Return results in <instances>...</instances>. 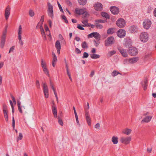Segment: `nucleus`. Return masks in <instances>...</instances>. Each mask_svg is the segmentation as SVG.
Instances as JSON below:
<instances>
[{
	"instance_id": "nucleus-22",
	"label": "nucleus",
	"mask_w": 156,
	"mask_h": 156,
	"mask_svg": "<svg viewBox=\"0 0 156 156\" xmlns=\"http://www.w3.org/2000/svg\"><path fill=\"white\" fill-rule=\"evenodd\" d=\"M142 86L143 88H147L148 85V81L147 79H145L143 81L141 82Z\"/></svg>"
},
{
	"instance_id": "nucleus-28",
	"label": "nucleus",
	"mask_w": 156,
	"mask_h": 156,
	"mask_svg": "<svg viewBox=\"0 0 156 156\" xmlns=\"http://www.w3.org/2000/svg\"><path fill=\"white\" fill-rule=\"evenodd\" d=\"M78 2L80 5H84L87 2V0H78Z\"/></svg>"
},
{
	"instance_id": "nucleus-52",
	"label": "nucleus",
	"mask_w": 156,
	"mask_h": 156,
	"mask_svg": "<svg viewBox=\"0 0 156 156\" xmlns=\"http://www.w3.org/2000/svg\"><path fill=\"white\" fill-rule=\"evenodd\" d=\"M57 3H58V7L59 9L60 10V11H61V12H63V11L62 9V8L61 6V5H60V4H59V3L58 2H57Z\"/></svg>"
},
{
	"instance_id": "nucleus-64",
	"label": "nucleus",
	"mask_w": 156,
	"mask_h": 156,
	"mask_svg": "<svg viewBox=\"0 0 156 156\" xmlns=\"http://www.w3.org/2000/svg\"><path fill=\"white\" fill-rule=\"evenodd\" d=\"M11 97L12 99L13 102L14 103H15L16 104V101L15 100V98L11 94Z\"/></svg>"
},
{
	"instance_id": "nucleus-55",
	"label": "nucleus",
	"mask_w": 156,
	"mask_h": 156,
	"mask_svg": "<svg viewBox=\"0 0 156 156\" xmlns=\"http://www.w3.org/2000/svg\"><path fill=\"white\" fill-rule=\"evenodd\" d=\"M18 39L19 41V43L21 44V45L22 46L23 44V41L22 40V37H20V38L19 37H18Z\"/></svg>"
},
{
	"instance_id": "nucleus-25",
	"label": "nucleus",
	"mask_w": 156,
	"mask_h": 156,
	"mask_svg": "<svg viewBox=\"0 0 156 156\" xmlns=\"http://www.w3.org/2000/svg\"><path fill=\"white\" fill-rule=\"evenodd\" d=\"M5 41V39L1 38L0 42V47L2 48H3L4 47Z\"/></svg>"
},
{
	"instance_id": "nucleus-17",
	"label": "nucleus",
	"mask_w": 156,
	"mask_h": 156,
	"mask_svg": "<svg viewBox=\"0 0 156 156\" xmlns=\"http://www.w3.org/2000/svg\"><path fill=\"white\" fill-rule=\"evenodd\" d=\"M53 105L52 106V112L54 117L56 118L57 117V108L55 106V104L54 102H53Z\"/></svg>"
},
{
	"instance_id": "nucleus-41",
	"label": "nucleus",
	"mask_w": 156,
	"mask_h": 156,
	"mask_svg": "<svg viewBox=\"0 0 156 156\" xmlns=\"http://www.w3.org/2000/svg\"><path fill=\"white\" fill-rule=\"evenodd\" d=\"M88 20H86L82 21V23L83 24V25H82V26L83 27L87 26V24H88Z\"/></svg>"
},
{
	"instance_id": "nucleus-50",
	"label": "nucleus",
	"mask_w": 156,
	"mask_h": 156,
	"mask_svg": "<svg viewBox=\"0 0 156 156\" xmlns=\"http://www.w3.org/2000/svg\"><path fill=\"white\" fill-rule=\"evenodd\" d=\"M89 56L88 54L87 53L85 52L83 53V56L82 57L83 58H87Z\"/></svg>"
},
{
	"instance_id": "nucleus-7",
	"label": "nucleus",
	"mask_w": 156,
	"mask_h": 156,
	"mask_svg": "<svg viewBox=\"0 0 156 156\" xmlns=\"http://www.w3.org/2000/svg\"><path fill=\"white\" fill-rule=\"evenodd\" d=\"M3 109L4 116L6 122H7L8 120V115L7 106L6 104H4L3 105Z\"/></svg>"
},
{
	"instance_id": "nucleus-1",
	"label": "nucleus",
	"mask_w": 156,
	"mask_h": 156,
	"mask_svg": "<svg viewBox=\"0 0 156 156\" xmlns=\"http://www.w3.org/2000/svg\"><path fill=\"white\" fill-rule=\"evenodd\" d=\"M149 36V34L147 32H142L140 36V39L143 42H146L148 40Z\"/></svg>"
},
{
	"instance_id": "nucleus-14",
	"label": "nucleus",
	"mask_w": 156,
	"mask_h": 156,
	"mask_svg": "<svg viewBox=\"0 0 156 156\" xmlns=\"http://www.w3.org/2000/svg\"><path fill=\"white\" fill-rule=\"evenodd\" d=\"M94 7L95 9L97 11H101L103 9V5L99 2H97L95 4Z\"/></svg>"
},
{
	"instance_id": "nucleus-29",
	"label": "nucleus",
	"mask_w": 156,
	"mask_h": 156,
	"mask_svg": "<svg viewBox=\"0 0 156 156\" xmlns=\"http://www.w3.org/2000/svg\"><path fill=\"white\" fill-rule=\"evenodd\" d=\"M101 15L102 16L105 17L107 19H109V16L108 13L105 12H102L101 13Z\"/></svg>"
},
{
	"instance_id": "nucleus-5",
	"label": "nucleus",
	"mask_w": 156,
	"mask_h": 156,
	"mask_svg": "<svg viewBox=\"0 0 156 156\" xmlns=\"http://www.w3.org/2000/svg\"><path fill=\"white\" fill-rule=\"evenodd\" d=\"M101 35L97 32H93L88 34L87 36L88 38L94 37L96 40H100Z\"/></svg>"
},
{
	"instance_id": "nucleus-38",
	"label": "nucleus",
	"mask_w": 156,
	"mask_h": 156,
	"mask_svg": "<svg viewBox=\"0 0 156 156\" xmlns=\"http://www.w3.org/2000/svg\"><path fill=\"white\" fill-rule=\"evenodd\" d=\"M131 130L129 129H126L125 132H123V133L126 134L127 135H129L131 132Z\"/></svg>"
},
{
	"instance_id": "nucleus-61",
	"label": "nucleus",
	"mask_w": 156,
	"mask_h": 156,
	"mask_svg": "<svg viewBox=\"0 0 156 156\" xmlns=\"http://www.w3.org/2000/svg\"><path fill=\"white\" fill-rule=\"evenodd\" d=\"M95 127L98 129H99L100 128V124L99 123H97L95 126Z\"/></svg>"
},
{
	"instance_id": "nucleus-45",
	"label": "nucleus",
	"mask_w": 156,
	"mask_h": 156,
	"mask_svg": "<svg viewBox=\"0 0 156 156\" xmlns=\"http://www.w3.org/2000/svg\"><path fill=\"white\" fill-rule=\"evenodd\" d=\"M7 33V31L6 30H5L3 32V34L2 37V38H6V35Z\"/></svg>"
},
{
	"instance_id": "nucleus-44",
	"label": "nucleus",
	"mask_w": 156,
	"mask_h": 156,
	"mask_svg": "<svg viewBox=\"0 0 156 156\" xmlns=\"http://www.w3.org/2000/svg\"><path fill=\"white\" fill-rule=\"evenodd\" d=\"M97 41H96L94 40V45L96 47H98V45H99V44L100 43V42H99L100 40H97Z\"/></svg>"
},
{
	"instance_id": "nucleus-34",
	"label": "nucleus",
	"mask_w": 156,
	"mask_h": 156,
	"mask_svg": "<svg viewBox=\"0 0 156 156\" xmlns=\"http://www.w3.org/2000/svg\"><path fill=\"white\" fill-rule=\"evenodd\" d=\"M81 46L83 48H88L87 44L86 41H84L82 43Z\"/></svg>"
},
{
	"instance_id": "nucleus-8",
	"label": "nucleus",
	"mask_w": 156,
	"mask_h": 156,
	"mask_svg": "<svg viewBox=\"0 0 156 156\" xmlns=\"http://www.w3.org/2000/svg\"><path fill=\"white\" fill-rule=\"evenodd\" d=\"M131 140V138L130 136L126 137H122L120 139L121 142L125 144H129Z\"/></svg>"
},
{
	"instance_id": "nucleus-24",
	"label": "nucleus",
	"mask_w": 156,
	"mask_h": 156,
	"mask_svg": "<svg viewBox=\"0 0 156 156\" xmlns=\"http://www.w3.org/2000/svg\"><path fill=\"white\" fill-rule=\"evenodd\" d=\"M112 140L114 144H116L118 142V138L117 136H113L112 137Z\"/></svg>"
},
{
	"instance_id": "nucleus-58",
	"label": "nucleus",
	"mask_w": 156,
	"mask_h": 156,
	"mask_svg": "<svg viewBox=\"0 0 156 156\" xmlns=\"http://www.w3.org/2000/svg\"><path fill=\"white\" fill-rule=\"evenodd\" d=\"M77 27L80 30H84V28L80 24H78Z\"/></svg>"
},
{
	"instance_id": "nucleus-40",
	"label": "nucleus",
	"mask_w": 156,
	"mask_h": 156,
	"mask_svg": "<svg viewBox=\"0 0 156 156\" xmlns=\"http://www.w3.org/2000/svg\"><path fill=\"white\" fill-rule=\"evenodd\" d=\"M58 37L60 39L62 40V42H63V44H66V42L65 41L63 37L61 35V34H59Z\"/></svg>"
},
{
	"instance_id": "nucleus-47",
	"label": "nucleus",
	"mask_w": 156,
	"mask_h": 156,
	"mask_svg": "<svg viewBox=\"0 0 156 156\" xmlns=\"http://www.w3.org/2000/svg\"><path fill=\"white\" fill-rule=\"evenodd\" d=\"M58 122L59 124L62 126H63V122L62 120L59 117H58Z\"/></svg>"
},
{
	"instance_id": "nucleus-11",
	"label": "nucleus",
	"mask_w": 156,
	"mask_h": 156,
	"mask_svg": "<svg viewBox=\"0 0 156 156\" xmlns=\"http://www.w3.org/2000/svg\"><path fill=\"white\" fill-rule=\"evenodd\" d=\"M86 109V108H85L86 110L85 111V115L86 117V119L87 121L88 125L89 126H90L91 125V119L90 116L88 111V110H87Z\"/></svg>"
},
{
	"instance_id": "nucleus-6",
	"label": "nucleus",
	"mask_w": 156,
	"mask_h": 156,
	"mask_svg": "<svg viewBox=\"0 0 156 156\" xmlns=\"http://www.w3.org/2000/svg\"><path fill=\"white\" fill-rule=\"evenodd\" d=\"M116 25L120 28L123 27L126 25L125 21L123 19H119L116 21Z\"/></svg>"
},
{
	"instance_id": "nucleus-46",
	"label": "nucleus",
	"mask_w": 156,
	"mask_h": 156,
	"mask_svg": "<svg viewBox=\"0 0 156 156\" xmlns=\"http://www.w3.org/2000/svg\"><path fill=\"white\" fill-rule=\"evenodd\" d=\"M29 14L31 17L33 16L34 15V12L32 10H30L29 12Z\"/></svg>"
},
{
	"instance_id": "nucleus-43",
	"label": "nucleus",
	"mask_w": 156,
	"mask_h": 156,
	"mask_svg": "<svg viewBox=\"0 0 156 156\" xmlns=\"http://www.w3.org/2000/svg\"><path fill=\"white\" fill-rule=\"evenodd\" d=\"M43 69V70L44 72V73L46 74L48 76H49V74L48 72V71L47 69V68H44Z\"/></svg>"
},
{
	"instance_id": "nucleus-39",
	"label": "nucleus",
	"mask_w": 156,
	"mask_h": 156,
	"mask_svg": "<svg viewBox=\"0 0 156 156\" xmlns=\"http://www.w3.org/2000/svg\"><path fill=\"white\" fill-rule=\"evenodd\" d=\"M95 24V26L97 27V28H99L101 29L102 28L103 26L102 25L96 22Z\"/></svg>"
},
{
	"instance_id": "nucleus-23",
	"label": "nucleus",
	"mask_w": 156,
	"mask_h": 156,
	"mask_svg": "<svg viewBox=\"0 0 156 156\" xmlns=\"http://www.w3.org/2000/svg\"><path fill=\"white\" fill-rule=\"evenodd\" d=\"M44 16H42L41 17V19L40 20V22L38 23L37 24V26L36 27V29H38V25H39L40 24V25H41L42 26L43 23V22L44 21Z\"/></svg>"
},
{
	"instance_id": "nucleus-26",
	"label": "nucleus",
	"mask_w": 156,
	"mask_h": 156,
	"mask_svg": "<svg viewBox=\"0 0 156 156\" xmlns=\"http://www.w3.org/2000/svg\"><path fill=\"white\" fill-rule=\"evenodd\" d=\"M84 11L83 9H76L75 10L76 13L79 15L83 14L84 13Z\"/></svg>"
},
{
	"instance_id": "nucleus-51",
	"label": "nucleus",
	"mask_w": 156,
	"mask_h": 156,
	"mask_svg": "<svg viewBox=\"0 0 156 156\" xmlns=\"http://www.w3.org/2000/svg\"><path fill=\"white\" fill-rule=\"evenodd\" d=\"M75 51L76 53L78 54H80L81 53L80 50L77 48H75Z\"/></svg>"
},
{
	"instance_id": "nucleus-59",
	"label": "nucleus",
	"mask_w": 156,
	"mask_h": 156,
	"mask_svg": "<svg viewBox=\"0 0 156 156\" xmlns=\"http://www.w3.org/2000/svg\"><path fill=\"white\" fill-rule=\"evenodd\" d=\"M36 85L37 88L40 87V84L38 80H37L36 82Z\"/></svg>"
},
{
	"instance_id": "nucleus-31",
	"label": "nucleus",
	"mask_w": 156,
	"mask_h": 156,
	"mask_svg": "<svg viewBox=\"0 0 156 156\" xmlns=\"http://www.w3.org/2000/svg\"><path fill=\"white\" fill-rule=\"evenodd\" d=\"M22 33V26L21 25H20L19 26V28L18 31V37H19L20 38V37H21V34Z\"/></svg>"
},
{
	"instance_id": "nucleus-4",
	"label": "nucleus",
	"mask_w": 156,
	"mask_h": 156,
	"mask_svg": "<svg viewBox=\"0 0 156 156\" xmlns=\"http://www.w3.org/2000/svg\"><path fill=\"white\" fill-rule=\"evenodd\" d=\"M128 52L130 55L134 56L137 54L138 51L136 48L132 47L129 48L128 50Z\"/></svg>"
},
{
	"instance_id": "nucleus-12",
	"label": "nucleus",
	"mask_w": 156,
	"mask_h": 156,
	"mask_svg": "<svg viewBox=\"0 0 156 156\" xmlns=\"http://www.w3.org/2000/svg\"><path fill=\"white\" fill-rule=\"evenodd\" d=\"M138 29L137 26L133 25L129 27V30L131 33H135L138 32Z\"/></svg>"
},
{
	"instance_id": "nucleus-3",
	"label": "nucleus",
	"mask_w": 156,
	"mask_h": 156,
	"mask_svg": "<svg viewBox=\"0 0 156 156\" xmlns=\"http://www.w3.org/2000/svg\"><path fill=\"white\" fill-rule=\"evenodd\" d=\"M47 5L48 6L47 10L48 15L50 17L53 18L54 17L53 6L49 2H48Z\"/></svg>"
},
{
	"instance_id": "nucleus-54",
	"label": "nucleus",
	"mask_w": 156,
	"mask_h": 156,
	"mask_svg": "<svg viewBox=\"0 0 156 156\" xmlns=\"http://www.w3.org/2000/svg\"><path fill=\"white\" fill-rule=\"evenodd\" d=\"M12 126L13 129H14L15 126V121L13 116L12 118Z\"/></svg>"
},
{
	"instance_id": "nucleus-30",
	"label": "nucleus",
	"mask_w": 156,
	"mask_h": 156,
	"mask_svg": "<svg viewBox=\"0 0 156 156\" xmlns=\"http://www.w3.org/2000/svg\"><path fill=\"white\" fill-rule=\"evenodd\" d=\"M55 47L56 49H59L61 48L60 43L58 40L55 43Z\"/></svg>"
},
{
	"instance_id": "nucleus-27",
	"label": "nucleus",
	"mask_w": 156,
	"mask_h": 156,
	"mask_svg": "<svg viewBox=\"0 0 156 156\" xmlns=\"http://www.w3.org/2000/svg\"><path fill=\"white\" fill-rule=\"evenodd\" d=\"M44 93L46 98L48 97V88H44Z\"/></svg>"
},
{
	"instance_id": "nucleus-62",
	"label": "nucleus",
	"mask_w": 156,
	"mask_h": 156,
	"mask_svg": "<svg viewBox=\"0 0 156 156\" xmlns=\"http://www.w3.org/2000/svg\"><path fill=\"white\" fill-rule=\"evenodd\" d=\"M42 35L43 40L44 41H46L47 40V37L45 35V34H42Z\"/></svg>"
},
{
	"instance_id": "nucleus-9",
	"label": "nucleus",
	"mask_w": 156,
	"mask_h": 156,
	"mask_svg": "<svg viewBox=\"0 0 156 156\" xmlns=\"http://www.w3.org/2000/svg\"><path fill=\"white\" fill-rule=\"evenodd\" d=\"M118 37L120 38H123L126 35V31L123 29H119L116 32Z\"/></svg>"
},
{
	"instance_id": "nucleus-13",
	"label": "nucleus",
	"mask_w": 156,
	"mask_h": 156,
	"mask_svg": "<svg viewBox=\"0 0 156 156\" xmlns=\"http://www.w3.org/2000/svg\"><path fill=\"white\" fill-rule=\"evenodd\" d=\"M11 8L9 5L7 6L5 9V16L6 20H7L10 14Z\"/></svg>"
},
{
	"instance_id": "nucleus-33",
	"label": "nucleus",
	"mask_w": 156,
	"mask_h": 156,
	"mask_svg": "<svg viewBox=\"0 0 156 156\" xmlns=\"http://www.w3.org/2000/svg\"><path fill=\"white\" fill-rule=\"evenodd\" d=\"M17 106H18V110H19V112L21 113H22V112H23L22 111L21 108L20 106V101H17Z\"/></svg>"
},
{
	"instance_id": "nucleus-10",
	"label": "nucleus",
	"mask_w": 156,
	"mask_h": 156,
	"mask_svg": "<svg viewBox=\"0 0 156 156\" xmlns=\"http://www.w3.org/2000/svg\"><path fill=\"white\" fill-rule=\"evenodd\" d=\"M151 24V21L149 19H147L143 22L144 27L145 29H148L150 27Z\"/></svg>"
},
{
	"instance_id": "nucleus-57",
	"label": "nucleus",
	"mask_w": 156,
	"mask_h": 156,
	"mask_svg": "<svg viewBox=\"0 0 156 156\" xmlns=\"http://www.w3.org/2000/svg\"><path fill=\"white\" fill-rule=\"evenodd\" d=\"M14 48H15L14 46H12V47H11L10 48L9 53H10L11 52H13V50L14 49Z\"/></svg>"
},
{
	"instance_id": "nucleus-37",
	"label": "nucleus",
	"mask_w": 156,
	"mask_h": 156,
	"mask_svg": "<svg viewBox=\"0 0 156 156\" xmlns=\"http://www.w3.org/2000/svg\"><path fill=\"white\" fill-rule=\"evenodd\" d=\"M95 22L96 23H105V22H106L107 21L105 20H95Z\"/></svg>"
},
{
	"instance_id": "nucleus-49",
	"label": "nucleus",
	"mask_w": 156,
	"mask_h": 156,
	"mask_svg": "<svg viewBox=\"0 0 156 156\" xmlns=\"http://www.w3.org/2000/svg\"><path fill=\"white\" fill-rule=\"evenodd\" d=\"M82 15L83 18H85L88 15V14L87 12L84 11V13Z\"/></svg>"
},
{
	"instance_id": "nucleus-36",
	"label": "nucleus",
	"mask_w": 156,
	"mask_h": 156,
	"mask_svg": "<svg viewBox=\"0 0 156 156\" xmlns=\"http://www.w3.org/2000/svg\"><path fill=\"white\" fill-rule=\"evenodd\" d=\"M118 74H121V73L117 71L116 70L113 71L112 73V75L113 76H117Z\"/></svg>"
},
{
	"instance_id": "nucleus-35",
	"label": "nucleus",
	"mask_w": 156,
	"mask_h": 156,
	"mask_svg": "<svg viewBox=\"0 0 156 156\" xmlns=\"http://www.w3.org/2000/svg\"><path fill=\"white\" fill-rule=\"evenodd\" d=\"M41 65L43 69L47 68V66L46 63L44 62L43 59L41 60Z\"/></svg>"
},
{
	"instance_id": "nucleus-19",
	"label": "nucleus",
	"mask_w": 156,
	"mask_h": 156,
	"mask_svg": "<svg viewBox=\"0 0 156 156\" xmlns=\"http://www.w3.org/2000/svg\"><path fill=\"white\" fill-rule=\"evenodd\" d=\"M52 54L53 55V60L52 64L53 67H55L56 63L57 61V57L54 53L52 52Z\"/></svg>"
},
{
	"instance_id": "nucleus-15",
	"label": "nucleus",
	"mask_w": 156,
	"mask_h": 156,
	"mask_svg": "<svg viewBox=\"0 0 156 156\" xmlns=\"http://www.w3.org/2000/svg\"><path fill=\"white\" fill-rule=\"evenodd\" d=\"M110 10L113 14H117L119 12V9L115 6L111 7Z\"/></svg>"
},
{
	"instance_id": "nucleus-20",
	"label": "nucleus",
	"mask_w": 156,
	"mask_h": 156,
	"mask_svg": "<svg viewBox=\"0 0 156 156\" xmlns=\"http://www.w3.org/2000/svg\"><path fill=\"white\" fill-rule=\"evenodd\" d=\"M138 60V58L137 57H135L129 59V62L130 63L133 64L136 62Z\"/></svg>"
},
{
	"instance_id": "nucleus-32",
	"label": "nucleus",
	"mask_w": 156,
	"mask_h": 156,
	"mask_svg": "<svg viewBox=\"0 0 156 156\" xmlns=\"http://www.w3.org/2000/svg\"><path fill=\"white\" fill-rule=\"evenodd\" d=\"M100 57V55L98 54H94L90 55V57L93 59L98 58H99Z\"/></svg>"
},
{
	"instance_id": "nucleus-2",
	"label": "nucleus",
	"mask_w": 156,
	"mask_h": 156,
	"mask_svg": "<svg viewBox=\"0 0 156 156\" xmlns=\"http://www.w3.org/2000/svg\"><path fill=\"white\" fill-rule=\"evenodd\" d=\"M115 41L114 38L113 37H109L105 41V46L107 47L113 44L114 43Z\"/></svg>"
},
{
	"instance_id": "nucleus-16",
	"label": "nucleus",
	"mask_w": 156,
	"mask_h": 156,
	"mask_svg": "<svg viewBox=\"0 0 156 156\" xmlns=\"http://www.w3.org/2000/svg\"><path fill=\"white\" fill-rule=\"evenodd\" d=\"M118 49L123 57H126L128 56L127 51L126 49H123L120 47L118 48Z\"/></svg>"
},
{
	"instance_id": "nucleus-56",
	"label": "nucleus",
	"mask_w": 156,
	"mask_h": 156,
	"mask_svg": "<svg viewBox=\"0 0 156 156\" xmlns=\"http://www.w3.org/2000/svg\"><path fill=\"white\" fill-rule=\"evenodd\" d=\"M62 19L64 20L65 21V23H68V21L66 19V16L64 15H63L62 16Z\"/></svg>"
},
{
	"instance_id": "nucleus-53",
	"label": "nucleus",
	"mask_w": 156,
	"mask_h": 156,
	"mask_svg": "<svg viewBox=\"0 0 156 156\" xmlns=\"http://www.w3.org/2000/svg\"><path fill=\"white\" fill-rule=\"evenodd\" d=\"M23 138V135L21 133H20L19 136L17 138V140H21Z\"/></svg>"
},
{
	"instance_id": "nucleus-48",
	"label": "nucleus",
	"mask_w": 156,
	"mask_h": 156,
	"mask_svg": "<svg viewBox=\"0 0 156 156\" xmlns=\"http://www.w3.org/2000/svg\"><path fill=\"white\" fill-rule=\"evenodd\" d=\"M40 28L41 29V34H45V33L44 32V28H43L42 26H41V25H40Z\"/></svg>"
},
{
	"instance_id": "nucleus-63",
	"label": "nucleus",
	"mask_w": 156,
	"mask_h": 156,
	"mask_svg": "<svg viewBox=\"0 0 156 156\" xmlns=\"http://www.w3.org/2000/svg\"><path fill=\"white\" fill-rule=\"evenodd\" d=\"M44 28L45 31L47 32L48 31L49 32V28L46 25H44Z\"/></svg>"
},
{
	"instance_id": "nucleus-18",
	"label": "nucleus",
	"mask_w": 156,
	"mask_h": 156,
	"mask_svg": "<svg viewBox=\"0 0 156 156\" xmlns=\"http://www.w3.org/2000/svg\"><path fill=\"white\" fill-rule=\"evenodd\" d=\"M152 118L151 116H147L141 121V123H143L144 122L148 123L151 121Z\"/></svg>"
},
{
	"instance_id": "nucleus-42",
	"label": "nucleus",
	"mask_w": 156,
	"mask_h": 156,
	"mask_svg": "<svg viewBox=\"0 0 156 156\" xmlns=\"http://www.w3.org/2000/svg\"><path fill=\"white\" fill-rule=\"evenodd\" d=\"M116 53V51H109L108 52V55L110 57Z\"/></svg>"
},
{
	"instance_id": "nucleus-60",
	"label": "nucleus",
	"mask_w": 156,
	"mask_h": 156,
	"mask_svg": "<svg viewBox=\"0 0 156 156\" xmlns=\"http://www.w3.org/2000/svg\"><path fill=\"white\" fill-rule=\"evenodd\" d=\"M75 118H76V121L77 124H78L80 125V123H79V121L78 120V117L77 115H75Z\"/></svg>"
},
{
	"instance_id": "nucleus-21",
	"label": "nucleus",
	"mask_w": 156,
	"mask_h": 156,
	"mask_svg": "<svg viewBox=\"0 0 156 156\" xmlns=\"http://www.w3.org/2000/svg\"><path fill=\"white\" fill-rule=\"evenodd\" d=\"M115 31V28H109L107 30V34H112L114 33Z\"/></svg>"
}]
</instances>
